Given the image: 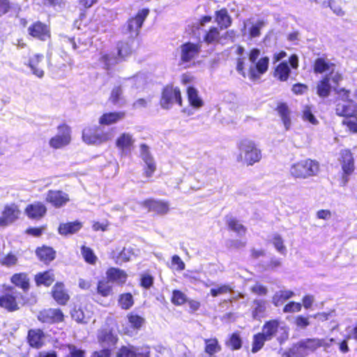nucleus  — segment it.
<instances>
[{"mask_svg": "<svg viewBox=\"0 0 357 357\" xmlns=\"http://www.w3.org/2000/svg\"><path fill=\"white\" fill-rule=\"evenodd\" d=\"M11 282L24 290L29 288V279L25 273H16L11 278Z\"/></svg>", "mask_w": 357, "mask_h": 357, "instance_id": "c03bdc74", "label": "nucleus"}, {"mask_svg": "<svg viewBox=\"0 0 357 357\" xmlns=\"http://www.w3.org/2000/svg\"><path fill=\"white\" fill-rule=\"evenodd\" d=\"M301 310V304L296 302H290L287 303L283 309L284 312L291 313L300 312Z\"/></svg>", "mask_w": 357, "mask_h": 357, "instance_id": "338daca9", "label": "nucleus"}, {"mask_svg": "<svg viewBox=\"0 0 357 357\" xmlns=\"http://www.w3.org/2000/svg\"><path fill=\"white\" fill-rule=\"evenodd\" d=\"M117 54L123 61L132 52V45L129 42H119L117 44Z\"/></svg>", "mask_w": 357, "mask_h": 357, "instance_id": "ea45409f", "label": "nucleus"}, {"mask_svg": "<svg viewBox=\"0 0 357 357\" xmlns=\"http://www.w3.org/2000/svg\"><path fill=\"white\" fill-rule=\"evenodd\" d=\"M98 339L103 347L113 346L116 343L117 337L112 330L109 328H104L99 331L98 335Z\"/></svg>", "mask_w": 357, "mask_h": 357, "instance_id": "a878e982", "label": "nucleus"}, {"mask_svg": "<svg viewBox=\"0 0 357 357\" xmlns=\"http://www.w3.org/2000/svg\"><path fill=\"white\" fill-rule=\"evenodd\" d=\"M232 291V287L229 284H224L217 289H211V294L213 297H216L221 294H227Z\"/></svg>", "mask_w": 357, "mask_h": 357, "instance_id": "680f3d73", "label": "nucleus"}, {"mask_svg": "<svg viewBox=\"0 0 357 357\" xmlns=\"http://www.w3.org/2000/svg\"><path fill=\"white\" fill-rule=\"evenodd\" d=\"M82 227L80 222L63 223L59 225V233L61 235L73 234L77 232Z\"/></svg>", "mask_w": 357, "mask_h": 357, "instance_id": "7c9ffc66", "label": "nucleus"}, {"mask_svg": "<svg viewBox=\"0 0 357 357\" xmlns=\"http://www.w3.org/2000/svg\"><path fill=\"white\" fill-rule=\"evenodd\" d=\"M72 317L74 320L80 323H86L87 322V319L86 318L82 310L81 309H75L72 312Z\"/></svg>", "mask_w": 357, "mask_h": 357, "instance_id": "774afa93", "label": "nucleus"}, {"mask_svg": "<svg viewBox=\"0 0 357 357\" xmlns=\"http://www.w3.org/2000/svg\"><path fill=\"white\" fill-rule=\"evenodd\" d=\"M68 195L61 190H49L45 200L56 208H61L69 202Z\"/></svg>", "mask_w": 357, "mask_h": 357, "instance_id": "ddd939ff", "label": "nucleus"}, {"mask_svg": "<svg viewBox=\"0 0 357 357\" xmlns=\"http://www.w3.org/2000/svg\"><path fill=\"white\" fill-rule=\"evenodd\" d=\"M266 25L263 20L249 19L243 22V31H248L251 38L259 37L261 29Z\"/></svg>", "mask_w": 357, "mask_h": 357, "instance_id": "2eb2a0df", "label": "nucleus"}, {"mask_svg": "<svg viewBox=\"0 0 357 357\" xmlns=\"http://www.w3.org/2000/svg\"><path fill=\"white\" fill-rule=\"evenodd\" d=\"M144 206L149 211L155 212L159 215L167 213L169 209L168 203L160 200H146L144 202Z\"/></svg>", "mask_w": 357, "mask_h": 357, "instance_id": "4be33fe9", "label": "nucleus"}, {"mask_svg": "<svg viewBox=\"0 0 357 357\" xmlns=\"http://www.w3.org/2000/svg\"><path fill=\"white\" fill-rule=\"evenodd\" d=\"M63 319V314L59 309L44 310L38 314V319L46 323L60 322Z\"/></svg>", "mask_w": 357, "mask_h": 357, "instance_id": "aec40b11", "label": "nucleus"}, {"mask_svg": "<svg viewBox=\"0 0 357 357\" xmlns=\"http://www.w3.org/2000/svg\"><path fill=\"white\" fill-rule=\"evenodd\" d=\"M204 344V354L202 356L215 355L221 351V346L216 338L205 339Z\"/></svg>", "mask_w": 357, "mask_h": 357, "instance_id": "c756f323", "label": "nucleus"}, {"mask_svg": "<svg viewBox=\"0 0 357 357\" xmlns=\"http://www.w3.org/2000/svg\"><path fill=\"white\" fill-rule=\"evenodd\" d=\"M134 255L135 253L132 248H124L116 257V262L117 264L126 262L129 260H131Z\"/></svg>", "mask_w": 357, "mask_h": 357, "instance_id": "09e8293b", "label": "nucleus"}, {"mask_svg": "<svg viewBox=\"0 0 357 357\" xmlns=\"http://www.w3.org/2000/svg\"><path fill=\"white\" fill-rule=\"evenodd\" d=\"M17 258L15 255L13 254H8L6 256H2L0 257V264L2 266H5L7 267H10L17 264Z\"/></svg>", "mask_w": 357, "mask_h": 357, "instance_id": "4d7b16f0", "label": "nucleus"}, {"mask_svg": "<svg viewBox=\"0 0 357 357\" xmlns=\"http://www.w3.org/2000/svg\"><path fill=\"white\" fill-rule=\"evenodd\" d=\"M28 342L31 347L38 349L45 342V335L40 329H32L28 333Z\"/></svg>", "mask_w": 357, "mask_h": 357, "instance_id": "393cba45", "label": "nucleus"}, {"mask_svg": "<svg viewBox=\"0 0 357 357\" xmlns=\"http://www.w3.org/2000/svg\"><path fill=\"white\" fill-rule=\"evenodd\" d=\"M52 296L55 301L61 305H64L69 299V296L64 289L62 283H56L52 289Z\"/></svg>", "mask_w": 357, "mask_h": 357, "instance_id": "c85d7f7f", "label": "nucleus"}, {"mask_svg": "<svg viewBox=\"0 0 357 357\" xmlns=\"http://www.w3.org/2000/svg\"><path fill=\"white\" fill-rule=\"evenodd\" d=\"M71 142L70 128L63 124L57 128V133L49 140V146L54 149H61L67 146Z\"/></svg>", "mask_w": 357, "mask_h": 357, "instance_id": "423d86ee", "label": "nucleus"}, {"mask_svg": "<svg viewBox=\"0 0 357 357\" xmlns=\"http://www.w3.org/2000/svg\"><path fill=\"white\" fill-rule=\"evenodd\" d=\"M216 22L218 25L222 28H227L230 26L231 21L226 9H221L215 13Z\"/></svg>", "mask_w": 357, "mask_h": 357, "instance_id": "4c0bfd02", "label": "nucleus"}, {"mask_svg": "<svg viewBox=\"0 0 357 357\" xmlns=\"http://www.w3.org/2000/svg\"><path fill=\"white\" fill-rule=\"evenodd\" d=\"M128 319L131 326L136 329L140 328L144 324V319L134 313H130Z\"/></svg>", "mask_w": 357, "mask_h": 357, "instance_id": "5fc2aeb1", "label": "nucleus"}, {"mask_svg": "<svg viewBox=\"0 0 357 357\" xmlns=\"http://www.w3.org/2000/svg\"><path fill=\"white\" fill-rule=\"evenodd\" d=\"M175 102H177L180 106L182 105L180 90L177 87L167 86L162 93L160 105L163 109H169Z\"/></svg>", "mask_w": 357, "mask_h": 357, "instance_id": "1a4fd4ad", "label": "nucleus"}, {"mask_svg": "<svg viewBox=\"0 0 357 357\" xmlns=\"http://www.w3.org/2000/svg\"><path fill=\"white\" fill-rule=\"evenodd\" d=\"M334 341L333 338H307L298 342L297 351L301 356L307 355L308 351L314 352L320 347L327 351Z\"/></svg>", "mask_w": 357, "mask_h": 357, "instance_id": "7ed1b4c3", "label": "nucleus"}, {"mask_svg": "<svg viewBox=\"0 0 357 357\" xmlns=\"http://www.w3.org/2000/svg\"><path fill=\"white\" fill-rule=\"evenodd\" d=\"M61 349L66 354L65 357H85V351L77 348L74 344H63Z\"/></svg>", "mask_w": 357, "mask_h": 357, "instance_id": "473e14b6", "label": "nucleus"}, {"mask_svg": "<svg viewBox=\"0 0 357 357\" xmlns=\"http://www.w3.org/2000/svg\"><path fill=\"white\" fill-rule=\"evenodd\" d=\"M272 243L278 252L282 254L284 253L286 248L283 245V240L280 236L275 234L272 238Z\"/></svg>", "mask_w": 357, "mask_h": 357, "instance_id": "e2e57ef3", "label": "nucleus"}, {"mask_svg": "<svg viewBox=\"0 0 357 357\" xmlns=\"http://www.w3.org/2000/svg\"><path fill=\"white\" fill-rule=\"evenodd\" d=\"M229 228L235 231L238 235H243L245 234V228L238 220L234 218H230L228 221Z\"/></svg>", "mask_w": 357, "mask_h": 357, "instance_id": "6e6d98bb", "label": "nucleus"}, {"mask_svg": "<svg viewBox=\"0 0 357 357\" xmlns=\"http://www.w3.org/2000/svg\"><path fill=\"white\" fill-rule=\"evenodd\" d=\"M137 355H141V354L137 352V348L129 345L128 347H122L117 354V357H137ZM142 357H149V351L142 354Z\"/></svg>", "mask_w": 357, "mask_h": 357, "instance_id": "f704fd0d", "label": "nucleus"}, {"mask_svg": "<svg viewBox=\"0 0 357 357\" xmlns=\"http://www.w3.org/2000/svg\"><path fill=\"white\" fill-rule=\"evenodd\" d=\"M201 45L192 43H186L180 47V61L179 65L183 68H188L190 63L199 54Z\"/></svg>", "mask_w": 357, "mask_h": 357, "instance_id": "6e6552de", "label": "nucleus"}, {"mask_svg": "<svg viewBox=\"0 0 357 357\" xmlns=\"http://www.w3.org/2000/svg\"><path fill=\"white\" fill-rule=\"evenodd\" d=\"M330 78L328 77H324L318 84L317 93L321 97H326L329 95L331 91V85L329 84Z\"/></svg>", "mask_w": 357, "mask_h": 357, "instance_id": "de8ad7c7", "label": "nucleus"}, {"mask_svg": "<svg viewBox=\"0 0 357 357\" xmlns=\"http://www.w3.org/2000/svg\"><path fill=\"white\" fill-rule=\"evenodd\" d=\"M324 7H330L331 9L333 10V12L338 15V16H343L344 15V11L342 10V8L338 6L335 4V2L333 0H329L328 1H324L323 3Z\"/></svg>", "mask_w": 357, "mask_h": 357, "instance_id": "052dcab7", "label": "nucleus"}, {"mask_svg": "<svg viewBox=\"0 0 357 357\" xmlns=\"http://www.w3.org/2000/svg\"><path fill=\"white\" fill-rule=\"evenodd\" d=\"M319 170V165L317 162L306 159L293 163L289 172L296 178H306L316 175Z\"/></svg>", "mask_w": 357, "mask_h": 357, "instance_id": "f03ea898", "label": "nucleus"}, {"mask_svg": "<svg viewBox=\"0 0 357 357\" xmlns=\"http://www.w3.org/2000/svg\"><path fill=\"white\" fill-rule=\"evenodd\" d=\"M22 297L21 294L15 290H11L9 293L0 297V305L9 311L17 310V301Z\"/></svg>", "mask_w": 357, "mask_h": 357, "instance_id": "4468645a", "label": "nucleus"}, {"mask_svg": "<svg viewBox=\"0 0 357 357\" xmlns=\"http://www.w3.org/2000/svg\"><path fill=\"white\" fill-rule=\"evenodd\" d=\"M54 280V274L52 271H46L43 273H38L36 275V282L37 284H44L50 286Z\"/></svg>", "mask_w": 357, "mask_h": 357, "instance_id": "37998d69", "label": "nucleus"}, {"mask_svg": "<svg viewBox=\"0 0 357 357\" xmlns=\"http://www.w3.org/2000/svg\"><path fill=\"white\" fill-rule=\"evenodd\" d=\"M46 212V206L39 202L29 204L25 208V213L32 219L40 218L45 215Z\"/></svg>", "mask_w": 357, "mask_h": 357, "instance_id": "412c9836", "label": "nucleus"}, {"mask_svg": "<svg viewBox=\"0 0 357 357\" xmlns=\"http://www.w3.org/2000/svg\"><path fill=\"white\" fill-rule=\"evenodd\" d=\"M290 73V68L287 62H282L278 66L275 70V77L280 81H286Z\"/></svg>", "mask_w": 357, "mask_h": 357, "instance_id": "79ce46f5", "label": "nucleus"}, {"mask_svg": "<svg viewBox=\"0 0 357 357\" xmlns=\"http://www.w3.org/2000/svg\"><path fill=\"white\" fill-rule=\"evenodd\" d=\"M43 59L42 54H34L29 61V66L31 68L33 75L39 78L44 76V70L41 66V61Z\"/></svg>", "mask_w": 357, "mask_h": 357, "instance_id": "bb28decb", "label": "nucleus"}, {"mask_svg": "<svg viewBox=\"0 0 357 357\" xmlns=\"http://www.w3.org/2000/svg\"><path fill=\"white\" fill-rule=\"evenodd\" d=\"M29 35L41 40H46L50 37L48 27L40 22H37L28 29Z\"/></svg>", "mask_w": 357, "mask_h": 357, "instance_id": "a211bd4d", "label": "nucleus"}, {"mask_svg": "<svg viewBox=\"0 0 357 357\" xmlns=\"http://www.w3.org/2000/svg\"><path fill=\"white\" fill-rule=\"evenodd\" d=\"M20 211L15 204H7L4 206L0 215V226H7L19 218Z\"/></svg>", "mask_w": 357, "mask_h": 357, "instance_id": "f8f14e48", "label": "nucleus"}, {"mask_svg": "<svg viewBox=\"0 0 357 357\" xmlns=\"http://www.w3.org/2000/svg\"><path fill=\"white\" fill-rule=\"evenodd\" d=\"M342 162V169L344 172L343 184L345 185L348 181L347 176L350 175L354 170V158L352 153L349 150H344L341 153Z\"/></svg>", "mask_w": 357, "mask_h": 357, "instance_id": "dca6fc26", "label": "nucleus"}, {"mask_svg": "<svg viewBox=\"0 0 357 357\" xmlns=\"http://www.w3.org/2000/svg\"><path fill=\"white\" fill-rule=\"evenodd\" d=\"M99 60L106 70H109L112 66L122 61L117 53L115 52L102 54Z\"/></svg>", "mask_w": 357, "mask_h": 357, "instance_id": "cd10ccee", "label": "nucleus"}, {"mask_svg": "<svg viewBox=\"0 0 357 357\" xmlns=\"http://www.w3.org/2000/svg\"><path fill=\"white\" fill-rule=\"evenodd\" d=\"M238 153L236 160L248 166L253 165L261 159V151L258 144L249 138L241 139L237 143Z\"/></svg>", "mask_w": 357, "mask_h": 357, "instance_id": "f257e3e1", "label": "nucleus"}, {"mask_svg": "<svg viewBox=\"0 0 357 357\" xmlns=\"http://www.w3.org/2000/svg\"><path fill=\"white\" fill-rule=\"evenodd\" d=\"M269 341L278 334V340L280 342L288 337V328L282 321L278 319H273L265 322L261 332Z\"/></svg>", "mask_w": 357, "mask_h": 357, "instance_id": "20e7f679", "label": "nucleus"}, {"mask_svg": "<svg viewBox=\"0 0 357 357\" xmlns=\"http://www.w3.org/2000/svg\"><path fill=\"white\" fill-rule=\"evenodd\" d=\"M252 316L255 319L263 317L266 309V303L262 300H255L252 307Z\"/></svg>", "mask_w": 357, "mask_h": 357, "instance_id": "a18cd8bd", "label": "nucleus"}, {"mask_svg": "<svg viewBox=\"0 0 357 357\" xmlns=\"http://www.w3.org/2000/svg\"><path fill=\"white\" fill-rule=\"evenodd\" d=\"M294 293L290 290H280L274 294L272 302L275 306L283 304L287 300L291 298Z\"/></svg>", "mask_w": 357, "mask_h": 357, "instance_id": "c9c22d12", "label": "nucleus"}, {"mask_svg": "<svg viewBox=\"0 0 357 357\" xmlns=\"http://www.w3.org/2000/svg\"><path fill=\"white\" fill-rule=\"evenodd\" d=\"M135 139L132 134L127 132L121 133L115 140V145L122 155H127L131 152Z\"/></svg>", "mask_w": 357, "mask_h": 357, "instance_id": "9d476101", "label": "nucleus"}, {"mask_svg": "<svg viewBox=\"0 0 357 357\" xmlns=\"http://www.w3.org/2000/svg\"><path fill=\"white\" fill-rule=\"evenodd\" d=\"M36 254L40 260L49 262L54 259L55 252L49 247H43L36 250Z\"/></svg>", "mask_w": 357, "mask_h": 357, "instance_id": "a19ab883", "label": "nucleus"}, {"mask_svg": "<svg viewBox=\"0 0 357 357\" xmlns=\"http://www.w3.org/2000/svg\"><path fill=\"white\" fill-rule=\"evenodd\" d=\"M126 117V112L123 111L110 112L102 114L98 123L101 126H111L122 121Z\"/></svg>", "mask_w": 357, "mask_h": 357, "instance_id": "6ab92c4d", "label": "nucleus"}, {"mask_svg": "<svg viewBox=\"0 0 357 357\" xmlns=\"http://www.w3.org/2000/svg\"><path fill=\"white\" fill-rule=\"evenodd\" d=\"M204 40L208 44H215L218 43H224L222 42V38L220 36V32L218 29L216 27H211L206 33Z\"/></svg>", "mask_w": 357, "mask_h": 357, "instance_id": "58836bf2", "label": "nucleus"}, {"mask_svg": "<svg viewBox=\"0 0 357 357\" xmlns=\"http://www.w3.org/2000/svg\"><path fill=\"white\" fill-rule=\"evenodd\" d=\"M112 138L113 135L110 132L102 131L98 127H86L82 132L83 141L87 144L99 145Z\"/></svg>", "mask_w": 357, "mask_h": 357, "instance_id": "39448f33", "label": "nucleus"}, {"mask_svg": "<svg viewBox=\"0 0 357 357\" xmlns=\"http://www.w3.org/2000/svg\"><path fill=\"white\" fill-rule=\"evenodd\" d=\"M188 101L194 108H200L204 102L199 95V91L194 87H188L187 90Z\"/></svg>", "mask_w": 357, "mask_h": 357, "instance_id": "2f4dec72", "label": "nucleus"}, {"mask_svg": "<svg viewBox=\"0 0 357 357\" xmlns=\"http://www.w3.org/2000/svg\"><path fill=\"white\" fill-rule=\"evenodd\" d=\"M149 13V9H142L138 11L135 17L129 19L123 28V33L128 34L129 37L135 38L138 36L145 19Z\"/></svg>", "mask_w": 357, "mask_h": 357, "instance_id": "0eeeda50", "label": "nucleus"}, {"mask_svg": "<svg viewBox=\"0 0 357 357\" xmlns=\"http://www.w3.org/2000/svg\"><path fill=\"white\" fill-rule=\"evenodd\" d=\"M107 278L112 282L122 284L126 282L128 275L127 273L117 268H110L106 272Z\"/></svg>", "mask_w": 357, "mask_h": 357, "instance_id": "5701e85b", "label": "nucleus"}, {"mask_svg": "<svg viewBox=\"0 0 357 357\" xmlns=\"http://www.w3.org/2000/svg\"><path fill=\"white\" fill-rule=\"evenodd\" d=\"M302 119L305 121H308L312 125H317L318 121L312 114V108L310 106H305L303 109Z\"/></svg>", "mask_w": 357, "mask_h": 357, "instance_id": "603ef678", "label": "nucleus"}, {"mask_svg": "<svg viewBox=\"0 0 357 357\" xmlns=\"http://www.w3.org/2000/svg\"><path fill=\"white\" fill-rule=\"evenodd\" d=\"M266 341L269 340L261 333L255 335L252 341V352L257 353L259 351Z\"/></svg>", "mask_w": 357, "mask_h": 357, "instance_id": "49530a36", "label": "nucleus"}, {"mask_svg": "<svg viewBox=\"0 0 357 357\" xmlns=\"http://www.w3.org/2000/svg\"><path fill=\"white\" fill-rule=\"evenodd\" d=\"M122 93V89L120 86L114 87L111 93L109 98L110 101L114 105L119 103L121 100Z\"/></svg>", "mask_w": 357, "mask_h": 357, "instance_id": "69168bd1", "label": "nucleus"}, {"mask_svg": "<svg viewBox=\"0 0 357 357\" xmlns=\"http://www.w3.org/2000/svg\"><path fill=\"white\" fill-rule=\"evenodd\" d=\"M335 112L337 115L342 116H357V104L351 100L338 102L336 105Z\"/></svg>", "mask_w": 357, "mask_h": 357, "instance_id": "f3484780", "label": "nucleus"}, {"mask_svg": "<svg viewBox=\"0 0 357 357\" xmlns=\"http://www.w3.org/2000/svg\"><path fill=\"white\" fill-rule=\"evenodd\" d=\"M109 282L102 280L98 284L97 291L99 294L102 296H108L112 292V287L109 284Z\"/></svg>", "mask_w": 357, "mask_h": 357, "instance_id": "3c124183", "label": "nucleus"}, {"mask_svg": "<svg viewBox=\"0 0 357 357\" xmlns=\"http://www.w3.org/2000/svg\"><path fill=\"white\" fill-rule=\"evenodd\" d=\"M277 111L283 122L284 126L288 130L291 126L290 111L285 104H280L278 106Z\"/></svg>", "mask_w": 357, "mask_h": 357, "instance_id": "72a5a7b5", "label": "nucleus"}, {"mask_svg": "<svg viewBox=\"0 0 357 357\" xmlns=\"http://www.w3.org/2000/svg\"><path fill=\"white\" fill-rule=\"evenodd\" d=\"M269 59L267 56H264L259 59L256 63V69L251 66L250 68V75L252 79L259 78L260 75L264 74L268 67Z\"/></svg>", "mask_w": 357, "mask_h": 357, "instance_id": "b1692460", "label": "nucleus"}, {"mask_svg": "<svg viewBox=\"0 0 357 357\" xmlns=\"http://www.w3.org/2000/svg\"><path fill=\"white\" fill-rule=\"evenodd\" d=\"M343 123L347 126L350 131L353 132H357V118L356 116H353L347 118L343 121Z\"/></svg>", "mask_w": 357, "mask_h": 357, "instance_id": "0e129e2a", "label": "nucleus"}, {"mask_svg": "<svg viewBox=\"0 0 357 357\" xmlns=\"http://www.w3.org/2000/svg\"><path fill=\"white\" fill-rule=\"evenodd\" d=\"M140 157L145 163L144 175L149 178L152 176L156 169L155 160L150 152L149 148L145 144H142L139 146Z\"/></svg>", "mask_w": 357, "mask_h": 357, "instance_id": "9b49d317", "label": "nucleus"}, {"mask_svg": "<svg viewBox=\"0 0 357 357\" xmlns=\"http://www.w3.org/2000/svg\"><path fill=\"white\" fill-rule=\"evenodd\" d=\"M227 344L228 347L236 350L241 347L242 341L238 333H233Z\"/></svg>", "mask_w": 357, "mask_h": 357, "instance_id": "13d9d810", "label": "nucleus"}, {"mask_svg": "<svg viewBox=\"0 0 357 357\" xmlns=\"http://www.w3.org/2000/svg\"><path fill=\"white\" fill-rule=\"evenodd\" d=\"M81 252L84 260L87 263L91 264H96L98 258L91 248L84 245L82 247Z\"/></svg>", "mask_w": 357, "mask_h": 357, "instance_id": "8fccbe9b", "label": "nucleus"}, {"mask_svg": "<svg viewBox=\"0 0 357 357\" xmlns=\"http://www.w3.org/2000/svg\"><path fill=\"white\" fill-rule=\"evenodd\" d=\"M119 303L123 309L128 310L130 308L134 303L132 296L130 294H123L121 295L119 299Z\"/></svg>", "mask_w": 357, "mask_h": 357, "instance_id": "864d4df0", "label": "nucleus"}, {"mask_svg": "<svg viewBox=\"0 0 357 357\" xmlns=\"http://www.w3.org/2000/svg\"><path fill=\"white\" fill-rule=\"evenodd\" d=\"M334 65L324 58H318L314 65L315 73H323L328 70L333 71Z\"/></svg>", "mask_w": 357, "mask_h": 357, "instance_id": "e433bc0d", "label": "nucleus"}, {"mask_svg": "<svg viewBox=\"0 0 357 357\" xmlns=\"http://www.w3.org/2000/svg\"><path fill=\"white\" fill-rule=\"evenodd\" d=\"M186 301L185 295L178 290H174L172 294V302L176 305H181Z\"/></svg>", "mask_w": 357, "mask_h": 357, "instance_id": "bf43d9fd", "label": "nucleus"}]
</instances>
